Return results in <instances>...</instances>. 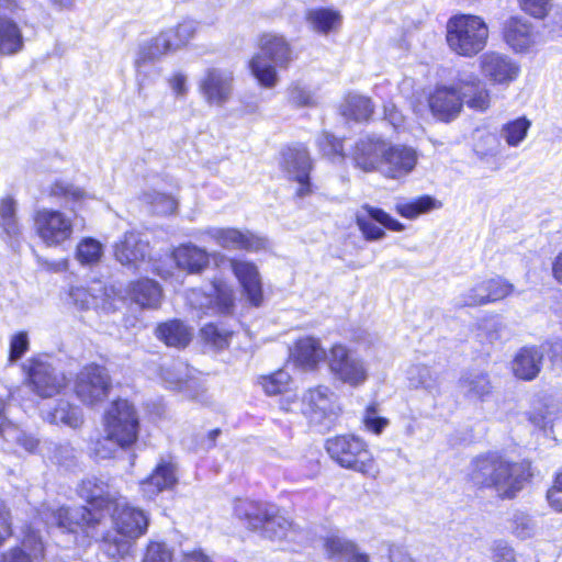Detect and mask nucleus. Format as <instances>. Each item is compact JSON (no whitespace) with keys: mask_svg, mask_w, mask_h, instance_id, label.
Returning <instances> with one entry per match:
<instances>
[{"mask_svg":"<svg viewBox=\"0 0 562 562\" xmlns=\"http://www.w3.org/2000/svg\"><path fill=\"white\" fill-rule=\"evenodd\" d=\"M24 47L22 31L10 15L0 14V54L15 55Z\"/></svg>","mask_w":562,"mask_h":562,"instance_id":"36","label":"nucleus"},{"mask_svg":"<svg viewBox=\"0 0 562 562\" xmlns=\"http://www.w3.org/2000/svg\"><path fill=\"white\" fill-rule=\"evenodd\" d=\"M42 415L46 422L55 425L78 428L82 424L81 409L66 401H59L54 409L43 411Z\"/></svg>","mask_w":562,"mask_h":562,"instance_id":"38","label":"nucleus"},{"mask_svg":"<svg viewBox=\"0 0 562 562\" xmlns=\"http://www.w3.org/2000/svg\"><path fill=\"white\" fill-rule=\"evenodd\" d=\"M44 547L41 537L32 532L27 535L21 546L13 547L0 555V562H35Z\"/></svg>","mask_w":562,"mask_h":562,"instance_id":"35","label":"nucleus"},{"mask_svg":"<svg viewBox=\"0 0 562 562\" xmlns=\"http://www.w3.org/2000/svg\"><path fill=\"white\" fill-rule=\"evenodd\" d=\"M161 379L166 387L177 391L186 390L193 381L189 367L182 361H172L161 367Z\"/></svg>","mask_w":562,"mask_h":562,"instance_id":"41","label":"nucleus"},{"mask_svg":"<svg viewBox=\"0 0 562 562\" xmlns=\"http://www.w3.org/2000/svg\"><path fill=\"white\" fill-rule=\"evenodd\" d=\"M291 357L296 366L314 370L322 361L327 360L328 353L319 339L306 336L296 340L291 349Z\"/></svg>","mask_w":562,"mask_h":562,"instance_id":"30","label":"nucleus"},{"mask_svg":"<svg viewBox=\"0 0 562 562\" xmlns=\"http://www.w3.org/2000/svg\"><path fill=\"white\" fill-rule=\"evenodd\" d=\"M138 199L150 212L159 215L172 214L178 206V202L171 195L154 189L143 191Z\"/></svg>","mask_w":562,"mask_h":562,"instance_id":"44","label":"nucleus"},{"mask_svg":"<svg viewBox=\"0 0 562 562\" xmlns=\"http://www.w3.org/2000/svg\"><path fill=\"white\" fill-rule=\"evenodd\" d=\"M327 364L333 376L351 387L363 385L369 379L367 362L346 345L335 344L328 351Z\"/></svg>","mask_w":562,"mask_h":562,"instance_id":"10","label":"nucleus"},{"mask_svg":"<svg viewBox=\"0 0 562 562\" xmlns=\"http://www.w3.org/2000/svg\"><path fill=\"white\" fill-rule=\"evenodd\" d=\"M306 20L313 30L326 34L340 22V15L333 10L315 9L307 12Z\"/></svg>","mask_w":562,"mask_h":562,"instance_id":"49","label":"nucleus"},{"mask_svg":"<svg viewBox=\"0 0 562 562\" xmlns=\"http://www.w3.org/2000/svg\"><path fill=\"white\" fill-rule=\"evenodd\" d=\"M326 450L342 468L351 469L374 477L378 474L375 461L366 442L356 436H337L326 441Z\"/></svg>","mask_w":562,"mask_h":562,"instance_id":"7","label":"nucleus"},{"mask_svg":"<svg viewBox=\"0 0 562 562\" xmlns=\"http://www.w3.org/2000/svg\"><path fill=\"white\" fill-rule=\"evenodd\" d=\"M78 494L93 507V510L101 514L110 512L120 498L119 492L108 481L97 476L82 480Z\"/></svg>","mask_w":562,"mask_h":562,"instance_id":"24","label":"nucleus"},{"mask_svg":"<svg viewBox=\"0 0 562 562\" xmlns=\"http://www.w3.org/2000/svg\"><path fill=\"white\" fill-rule=\"evenodd\" d=\"M407 380L412 387H422L429 392L437 391L439 386L438 374L424 364L411 366L407 370Z\"/></svg>","mask_w":562,"mask_h":562,"instance_id":"46","label":"nucleus"},{"mask_svg":"<svg viewBox=\"0 0 562 562\" xmlns=\"http://www.w3.org/2000/svg\"><path fill=\"white\" fill-rule=\"evenodd\" d=\"M69 300L78 310L90 308L95 297L83 286H72L69 291Z\"/></svg>","mask_w":562,"mask_h":562,"instance_id":"60","label":"nucleus"},{"mask_svg":"<svg viewBox=\"0 0 562 562\" xmlns=\"http://www.w3.org/2000/svg\"><path fill=\"white\" fill-rule=\"evenodd\" d=\"M459 385L463 394L470 400H483L492 392L488 374L479 369H472L463 373Z\"/></svg>","mask_w":562,"mask_h":562,"instance_id":"37","label":"nucleus"},{"mask_svg":"<svg viewBox=\"0 0 562 562\" xmlns=\"http://www.w3.org/2000/svg\"><path fill=\"white\" fill-rule=\"evenodd\" d=\"M103 254L101 243L93 238H83L77 246L76 257L83 265L98 262Z\"/></svg>","mask_w":562,"mask_h":562,"instance_id":"52","label":"nucleus"},{"mask_svg":"<svg viewBox=\"0 0 562 562\" xmlns=\"http://www.w3.org/2000/svg\"><path fill=\"white\" fill-rule=\"evenodd\" d=\"M234 71L226 67H209L199 79L198 88L206 104L224 106L233 97Z\"/></svg>","mask_w":562,"mask_h":562,"instance_id":"14","label":"nucleus"},{"mask_svg":"<svg viewBox=\"0 0 562 562\" xmlns=\"http://www.w3.org/2000/svg\"><path fill=\"white\" fill-rule=\"evenodd\" d=\"M50 194L64 198L66 203H79L88 195L81 188L64 181H56L50 188Z\"/></svg>","mask_w":562,"mask_h":562,"instance_id":"54","label":"nucleus"},{"mask_svg":"<svg viewBox=\"0 0 562 562\" xmlns=\"http://www.w3.org/2000/svg\"><path fill=\"white\" fill-rule=\"evenodd\" d=\"M469 475L475 485L493 490L497 497L514 499L533 473L528 461L512 462L497 453H487L472 461Z\"/></svg>","mask_w":562,"mask_h":562,"instance_id":"1","label":"nucleus"},{"mask_svg":"<svg viewBox=\"0 0 562 562\" xmlns=\"http://www.w3.org/2000/svg\"><path fill=\"white\" fill-rule=\"evenodd\" d=\"M459 89L461 90L463 105L469 109L484 112L491 105L488 89L475 74H461L459 76Z\"/></svg>","mask_w":562,"mask_h":562,"instance_id":"29","label":"nucleus"},{"mask_svg":"<svg viewBox=\"0 0 562 562\" xmlns=\"http://www.w3.org/2000/svg\"><path fill=\"white\" fill-rule=\"evenodd\" d=\"M342 115L355 121H367L373 113V104L367 97L350 93L342 105Z\"/></svg>","mask_w":562,"mask_h":562,"instance_id":"45","label":"nucleus"},{"mask_svg":"<svg viewBox=\"0 0 562 562\" xmlns=\"http://www.w3.org/2000/svg\"><path fill=\"white\" fill-rule=\"evenodd\" d=\"M234 513L239 519L246 521L248 528L260 529L267 538L272 540L294 538L293 522L273 504L238 499L235 503Z\"/></svg>","mask_w":562,"mask_h":562,"instance_id":"4","label":"nucleus"},{"mask_svg":"<svg viewBox=\"0 0 562 562\" xmlns=\"http://www.w3.org/2000/svg\"><path fill=\"white\" fill-rule=\"evenodd\" d=\"M172 258L180 269L189 273H200L210 263V255L204 249L192 243L178 246L172 251Z\"/></svg>","mask_w":562,"mask_h":562,"instance_id":"31","label":"nucleus"},{"mask_svg":"<svg viewBox=\"0 0 562 562\" xmlns=\"http://www.w3.org/2000/svg\"><path fill=\"white\" fill-rule=\"evenodd\" d=\"M232 335V330H228L227 328L224 327H220L215 324H206L201 328L202 339L207 345L218 350L224 349L228 346Z\"/></svg>","mask_w":562,"mask_h":562,"instance_id":"51","label":"nucleus"},{"mask_svg":"<svg viewBox=\"0 0 562 562\" xmlns=\"http://www.w3.org/2000/svg\"><path fill=\"white\" fill-rule=\"evenodd\" d=\"M188 300L193 307L203 310L205 313L228 314L234 306L233 290L222 282H214L210 293L192 290Z\"/></svg>","mask_w":562,"mask_h":562,"instance_id":"22","label":"nucleus"},{"mask_svg":"<svg viewBox=\"0 0 562 562\" xmlns=\"http://www.w3.org/2000/svg\"><path fill=\"white\" fill-rule=\"evenodd\" d=\"M105 515L93 512L85 506L68 508L60 507L50 514H44L47 526H57L75 532L77 528L85 530L88 537L102 540L100 528L104 525Z\"/></svg>","mask_w":562,"mask_h":562,"instance_id":"11","label":"nucleus"},{"mask_svg":"<svg viewBox=\"0 0 562 562\" xmlns=\"http://www.w3.org/2000/svg\"><path fill=\"white\" fill-rule=\"evenodd\" d=\"M303 413L314 423L330 419L340 411L337 394L329 386L318 385L307 390L302 398Z\"/></svg>","mask_w":562,"mask_h":562,"instance_id":"18","label":"nucleus"},{"mask_svg":"<svg viewBox=\"0 0 562 562\" xmlns=\"http://www.w3.org/2000/svg\"><path fill=\"white\" fill-rule=\"evenodd\" d=\"M198 30V23L193 20H184L176 27L168 29L159 33L153 40L139 45L135 66L140 67L149 61H154L164 55L178 50L186 46L193 38Z\"/></svg>","mask_w":562,"mask_h":562,"instance_id":"8","label":"nucleus"},{"mask_svg":"<svg viewBox=\"0 0 562 562\" xmlns=\"http://www.w3.org/2000/svg\"><path fill=\"white\" fill-rule=\"evenodd\" d=\"M143 562H172V552L162 542H151L146 550Z\"/></svg>","mask_w":562,"mask_h":562,"instance_id":"57","label":"nucleus"},{"mask_svg":"<svg viewBox=\"0 0 562 562\" xmlns=\"http://www.w3.org/2000/svg\"><path fill=\"white\" fill-rule=\"evenodd\" d=\"M289 101L296 106H313L316 104L314 93L299 82L289 88Z\"/></svg>","mask_w":562,"mask_h":562,"instance_id":"55","label":"nucleus"},{"mask_svg":"<svg viewBox=\"0 0 562 562\" xmlns=\"http://www.w3.org/2000/svg\"><path fill=\"white\" fill-rule=\"evenodd\" d=\"M503 38L518 54L529 53L542 43L541 35L526 18L510 16L503 26Z\"/></svg>","mask_w":562,"mask_h":562,"instance_id":"17","label":"nucleus"},{"mask_svg":"<svg viewBox=\"0 0 562 562\" xmlns=\"http://www.w3.org/2000/svg\"><path fill=\"white\" fill-rule=\"evenodd\" d=\"M488 26L485 21L471 14L452 16L447 23V43L460 56L473 57L487 44Z\"/></svg>","mask_w":562,"mask_h":562,"instance_id":"5","label":"nucleus"},{"mask_svg":"<svg viewBox=\"0 0 562 562\" xmlns=\"http://www.w3.org/2000/svg\"><path fill=\"white\" fill-rule=\"evenodd\" d=\"M340 562H370V555L353 541Z\"/></svg>","mask_w":562,"mask_h":562,"instance_id":"64","label":"nucleus"},{"mask_svg":"<svg viewBox=\"0 0 562 562\" xmlns=\"http://www.w3.org/2000/svg\"><path fill=\"white\" fill-rule=\"evenodd\" d=\"M513 285L502 278L479 280L457 297L458 306H480L499 301L513 292Z\"/></svg>","mask_w":562,"mask_h":562,"instance_id":"16","label":"nucleus"},{"mask_svg":"<svg viewBox=\"0 0 562 562\" xmlns=\"http://www.w3.org/2000/svg\"><path fill=\"white\" fill-rule=\"evenodd\" d=\"M131 296L142 307L156 308L160 304L161 289L156 281L144 279L131 285Z\"/></svg>","mask_w":562,"mask_h":562,"instance_id":"40","label":"nucleus"},{"mask_svg":"<svg viewBox=\"0 0 562 562\" xmlns=\"http://www.w3.org/2000/svg\"><path fill=\"white\" fill-rule=\"evenodd\" d=\"M321 151L328 157H342V144L334 135L329 133H323L317 139Z\"/></svg>","mask_w":562,"mask_h":562,"instance_id":"59","label":"nucleus"},{"mask_svg":"<svg viewBox=\"0 0 562 562\" xmlns=\"http://www.w3.org/2000/svg\"><path fill=\"white\" fill-rule=\"evenodd\" d=\"M23 369L32 391L41 397H53L66 386L65 374L46 359H29Z\"/></svg>","mask_w":562,"mask_h":562,"instance_id":"13","label":"nucleus"},{"mask_svg":"<svg viewBox=\"0 0 562 562\" xmlns=\"http://www.w3.org/2000/svg\"><path fill=\"white\" fill-rule=\"evenodd\" d=\"M493 559L495 562H515V550L506 541H495L493 544Z\"/></svg>","mask_w":562,"mask_h":562,"instance_id":"63","label":"nucleus"},{"mask_svg":"<svg viewBox=\"0 0 562 562\" xmlns=\"http://www.w3.org/2000/svg\"><path fill=\"white\" fill-rule=\"evenodd\" d=\"M192 236L201 241H213L226 250L259 252L270 248V241L266 236L236 227L209 226L196 229Z\"/></svg>","mask_w":562,"mask_h":562,"instance_id":"9","label":"nucleus"},{"mask_svg":"<svg viewBox=\"0 0 562 562\" xmlns=\"http://www.w3.org/2000/svg\"><path fill=\"white\" fill-rule=\"evenodd\" d=\"M417 159V153L412 147L386 143L380 170L387 178L401 179L414 170Z\"/></svg>","mask_w":562,"mask_h":562,"instance_id":"23","label":"nucleus"},{"mask_svg":"<svg viewBox=\"0 0 562 562\" xmlns=\"http://www.w3.org/2000/svg\"><path fill=\"white\" fill-rule=\"evenodd\" d=\"M480 70L484 78L495 85L508 86L520 72V66L512 57L497 52H487L480 56Z\"/></svg>","mask_w":562,"mask_h":562,"instance_id":"20","label":"nucleus"},{"mask_svg":"<svg viewBox=\"0 0 562 562\" xmlns=\"http://www.w3.org/2000/svg\"><path fill=\"white\" fill-rule=\"evenodd\" d=\"M290 380L291 378L286 371L279 370L272 374L261 376L259 384L267 395H277L288 389Z\"/></svg>","mask_w":562,"mask_h":562,"instance_id":"53","label":"nucleus"},{"mask_svg":"<svg viewBox=\"0 0 562 562\" xmlns=\"http://www.w3.org/2000/svg\"><path fill=\"white\" fill-rule=\"evenodd\" d=\"M429 106L432 114L441 121L454 120L463 108V100L459 82L454 86L437 87L429 98Z\"/></svg>","mask_w":562,"mask_h":562,"instance_id":"25","label":"nucleus"},{"mask_svg":"<svg viewBox=\"0 0 562 562\" xmlns=\"http://www.w3.org/2000/svg\"><path fill=\"white\" fill-rule=\"evenodd\" d=\"M531 123L526 117H518L503 125L501 136L509 146H518L527 136Z\"/></svg>","mask_w":562,"mask_h":562,"instance_id":"50","label":"nucleus"},{"mask_svg":"<svg viewBox=\"0 0 562 562\" xmlns=\"http://www.w3.org/2000/svg\"><path fill=\"white\" fill-rule=\"evenodd\" d=\"M105 436L92 442L91 453L100 460L111 459L119 449L134 445L138 437V418L132 404L126 400L112 403L105 415Z\"/></svg>","mask_w":562,"mask_h":562,"instance_id":"2","label":"nucleus"},{"mask_svg":"<svg viewBox=\"0 0 562 562\" xmlns=\"http://www.w3.org/2000/svg\"><path fill=\"white\" fill-rule=\"evenodd\" d=\"M157 336L167 346L183 348L192 338V330L180 321L164 323L157 328Z\"/></svg>","mask_w":562,"mask_h":562,"instance_id":"39","label":"nucleus"},{"mask_svg":"<svg viewBox=\"0 0 562 562\" xmlns=\"http://www.w3.org/2000/svg\"><path fill=\"white\" fill-rule=\"evenodd\" d=\"M0 229L1 235L10 243L11 247L19 244L22 236V227L16 217L15 201L10 196L0 200Z\"/></svg>","mask_w":562,"mask_h":562,"instance_id":"34","label":"nucleus"},{"mask_svg":"<svg viewBox=\"0 0 562 562\" xmlns=\"http://www.w3.org/2000/svg\"><path fill=\"white\" fill-rule=\"evenodd\" d=\"M292 59V50L284 37L277 34H265L260 38V53L252 57L249 67L254 77L265 88H273L278 82V74L268 60L276 66L285 68Z\"/></svg>","mask_w":562,"mask_h":562,"instance_id":"6","label":"nucleus"},{"mask_svg":"<svg viewBox=\"0 0 562 562\" xmlns=\"http://www.w3.org/2000/svg\"><path fill=\"white\" fill-rule=\"evenodd\" d=\"M229 262L248 301L254 306H259L262 302V284L257 266L251 261L236 258L231 259Z\"/></svg>","mask_w":562,"mask_h":562,"instance_id":"28","label":"nucleus"},{"mask_svg":"<svg viewBox=\"0 0 562 562\" xmlns=\"http://www.w3.org/2000/svg\"><path fill=\"white\" fill-rule=\"evenodd\" d=\"M321 542L324 554L340 562L353 540L345 537L339 529H330L321 537Z\"/></svg>","mask_w":562,"mask_h":562,"instance_id":"43","label":"nucleus"},{"mask_svg":"<svg viewBox=\"0 0 562 562\" xmlns=\"http://www.w3.org/2000/svg\"><path fill=\"white\" fill-rule=\"evenodd\" d=\"M518 4L527 14L543 19L551 8V0H518Z\"/></svg>","mask_w":562,"mask_h":562,"instance_id":"58","label":"nucleus"},{"mask_svg":"<svg viewBox=\"0 0 562 562\" xmlns=\"http://www.w3.org/2000/svg\"><path fill=\"white\" fill-rule=\"evenodd\" d=\"M281 167L289 180L297 182L296 195L311 193V159L305 147L288 148L282 153Z\"/></svg>","mask_w":562,"mask_h":562,"instance_id":"21","label":"nucleus"},{"mask_svg":"<svg viewBox=\"0 0 562 562\" xmlns=\"http://www.w3.org/2000/svg\"><path fill=\"white\" fill-rule=\"evenodd\" d=\"M115 259L123 266L136 268L149 257V243L137 232H127L114 245Z\"/></svg>","mask_w":562,"mask_h":562,"instance_id":"27","label":"nucleus"},{"mask_svg":"<svg viewBox=\"0 0 562 562\" xmlns=\"http://www.w3.org/2000/svg\"><path fill=\"white\" fill-rule=\"evenodd\" d=\"M509 530L515 538L525 541L538 535V525L531 515L516 512L510 518Z\"/></svg>","mask_w":562,"mask_h":562,"instance_id":"47","label":"nucleus"},{"mask_svg":"<svg viewBox=\"0 0 562 562\" xmlns=\"http://www.w3.org/2000/svg\"><path fill=\"white\" fill-rule=\"evenodd\" d=\"M386 142L378 136L361 137L353 147L352 160L359 169L371 172L381 167Z\"/></svg>","mask_w":562,"mask_h":562,"instance_id":"26","label":"nucleus"},{"mask_svg":"<svg viewBox=\"0 0 562 562\" xmlns=\"http://www.w3.org/2000/svg\"><path fill=\"white\" fill-rule=\"evenodd\" d=\"M106 514L115 528V535L102 531V550L110 557H123L128 553L131 540L144 535L148 526L147 515L130 506L121 496Z\"/></svg>","mask_w":562,"mask_h":562,"instance_id":"3","label":"nucleus"},{"mask_svg":"<svg viewBox=\"0 0 562 562\" xmlns=\"http://www.w3.org/2000/svg\"><path fill=\"white\" fill-rule=\"evenodd\" d=\"M363 424L367 430L380 435L389 425V419L378 416L375 406L370 405L364 412Z\"/></svg>","mask_w":562,"mask_h":562,"instance_id":"56","label":"nucleus"},{"mask_svg":"<svg viewBox=\"0 0 562 562\" xmlns=\"http://www.w3.org/2000/svg\"><path fill=\"white\" fill-rule=\"evenodd\" d=\"M34 228L48 247L61 246L74 233L72 220L58 210L41 209L34 215Z\"/></svg>","mask_w":562,"mask_h":562,"instance_id":"15","label":"nucleus"},{"mask_svg":"<svg viewBox=\"0 0 562 562\" xmlns=\"http://www.w3.org/2000/svg\"><path fill=\"white\" fill-rule=\"evenodd\" d=\"M543 353L535 347H525L519 350L513 361L514 374L526 381L533 380L541 370Z\"/></svg>","mask_w":562,"mask_h":562,"instance_id":"33","label":"nucleus"},{"mask_svg":"<svg viewBox=\"0 0 562 562\" xmlns=\"http://www.w3.org/2000/svg\"><path fill=\"white\" fill-rule=\"evenodd\" d=\"M29 349V337L25 331L15 334L10 340V361L19 360Z\"/></svg>","mask_w":562,"mask_h":562,"instance_id":"61","label":"nucleus"},{"mask_svg":"<svg viewBox=\"0 0 562 562\" xmlns=\"http://www.w3.org/2000/svg\"><path fill=\"white\" fill-rule=\"evenodd\" d=\"M441 207V203L430 195H422L413 200L398 201L395 211L405 218L416 220L418 216Z\"/></svg>","mask_w":562,"mask_h":562,"instance_id":"42","label":"nucleus"},{"mask_svg":"<svg viewBox=\"0 0 562 562\" xmlns=\"http://www.w3.org/2000/svg\"><path fill=\"white\" fill-rule=\"evenodd\" d=\"M12 536V518L5 504L0 501V548Z\"/></svg>","mask_w":562,"mask_h":562,"instance_id":"62","label":"nucleus"},{"mask_svg":"<svg viewBox=\"0 0 562 562\" xmlns=\"http://www.w3.org/2000/svg\"><path fill=\"white\" fill-rule=\"evenodd\" d=\"M112 386L108 370L94 363L85 366L76 375L75 393L86 405H95L109 396Z\"/></svg>","mask_w":562,"mask_h":562,"instance_id":"12","label":"nucleus"},{"mask_svg":"<svg viewBox=\"0 0 562 562\" xmlns=\"http://www.w3.org/2000/svg\"><path fill=\"white\" fill-rule=\"evenodd\" d=\"M177 482L175 467L170 462H160L151 475L140 483L143 494L153 498L164 490L171 488Z\"/></svg>","mask_w":562,"mask_h":562,"instance_id":"32","label":"nucleus"},{"mask_svg":"<svg viewBox=\"0 0 562 562\" xmlns=\"http://www.w3.org/2000/svg\"><path fill=\"white\" fill-rule=\"evenodd\" d=\"M0 436L5 441L16 442L27 452H34L38 447V440L34 436L26 434L10 422L0 424Z\"/></svg>","mask_w":562,"mask_h":562,"instance_id":"48","label":"nucleus"},{"mask_svg":"<svg viewBox=\"0 0 562 562\" xmlns=\"http://www.w3.org/2000/svg\"><path fill=\"white\" fill-rule=\"evenodd\" d=\"M374 222L381 224L384 228L393 232H403L405 225L393 218L382 209L364 204L356 213V223L366 240H380L384 238L385 232Z\"/></svg>","mask_w":562,"mask_h":562,"instance_id":"19","label":"nucleus"}]
</instances>
